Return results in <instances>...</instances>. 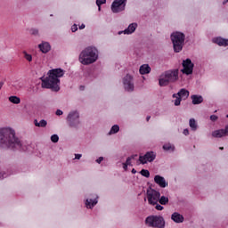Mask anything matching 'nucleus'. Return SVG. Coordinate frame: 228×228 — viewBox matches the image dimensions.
<instances>
[{
	"label": "nucleus",
	"instance_id": "nucleus-1",
	"mask_svg": "<svg viewBox=\"0 0 228 228\" xmlns=\"http://www.w3.org/2000/svg\"><path fill=\"white\" fill-rule=\"evenodd\" d=\"M0 149L25 151H28V143L17 137L15 130L4 127L0 129Z\"/></svg>",
	"mask_w": 228,
	"mask_h": 228
},
{
	"label": "nucleus",
	"instance_id": "nucleus-2",
	"mask_svg": "<svg viewBox=\"0 0 228 228\" xmlns=\"http://www.w3.org/2000/svg\"><path fill=\"white\" fill-rule=\"evenodd\" d=\"M65 76V70L53 69L48 71V77L42 79V88H48L52 92H60V77Z\"/></svg>",
	"mask_w": 228,
	"mask_h": 228
},
{
	"label": "nucleus",
	"instance_id": "nucleus-3",
	"mask_svg": "<svg viewBox=\"0 0 228 228\" xmlns=\"http://www.w3.org/2000/svg\"><path fill=\"white\" fill-rule=\"evenodd\" d=\"M99 59V51L94 46H88L79 54V61L82 65H92Z\"/></svg>",
	"mask_w": 228,
	"mask_h": 228
},
{
	"label": "nucleus",
	"instance_id": "nucleus-4",
	"mask_svg": "<svg viewBox=\"0 0 228 228\" xmlns=\"http://www.w3.org/2000/svg\"><path fill=\"white\" fill-rule=\"evenodd\" d=\"M179 79V69H169L165 71L159 79V86H168L170 83H175Z\"/></svg>",
	"mask_w": 228,
	"mask_h": 228
},
{
	"label": "nucleus",
	"instance_id": "nucleus-5",
	"mask_svg": "<svg viewBox=\"0 0 228 228\" xmlns=\"http://www.w3.org/2000/svg\"><path fill=\"white\" fill-rule=\"evenodd\" d=\"M184 40H186V36L183 32L175 31L171 34L173 49L175 53H181L183 51Z\"/></svg>",
	"mask_w": 228,
	"mask_h": 228
},
{
	"label": "nucleus",
	"instance_id": "nucleus-6",
	"mask_svg": "<svg viewBox=\"0 0 228 228\" xmlns=\"http://www.w3.org/2000/svg\"><path fill=\"white\" fill-rule=\"evenodd\" d=\"M145 224L148 227L153 228H165L167 226V222L163 216H149L145 219Z\"/></svg>",
	"mask_w": 228,
	"mask_h": 228
},
{
	"label": "nucleus",
	"instance_id": "nucleus-7",
	"mask_svg": "<svg viewBox=\"0 0 228 228\" xmlns=\"http://www.w3.org/2000/svg\"><path fill=\"white\" fill-rule=\"evenodd\" d=\"M66 120L69 127H73L74 129H79V126H81L79 111L77 110L70 111L68 114Z\"/></svg>",
	"mask_w": 228,
	"mask_h": 228
},
{
	"label": "nucleus",
	"instance_id": "nucleus-8",
	"mask_svg": "<svg viewBox=\"0 0 228 228\" xmlns=\"http://www.w3.org/2000/svg\"><path fill=\"white\" fill-rule=\"evenodd\" d=\"M146 195L150 206H156L159 200V197H161V193L159 191L152 189V187L147 189Z\"/></svg>",
	"mask_w": 228,
	"mask_h": 228
},
{
	"label": "nucleus",
	"instance_id": "nucleus-9",
	"mask_svg": "<svg viewBox=\"0 0 228 228\" xmlns=\"http://www.w3.org/2000/svg\"><path fill=\"white\" fill-rule=\"evenodd\" d=\"M123 86L126 92H134V79L130 74H126L123 78Z\"/></svg>",
	"mask_w": 228,
	"mask_h": 228
},
{
	"label": "nucleus",
	"instance_id": "nucleus-10",
	"mask_svg": "<svg viewBox=\"0 0 228 228\" xmlns=\"http://www.w3.org/2000/svg\"><path fill=\"white\" fill-rule=\"evenodd\" d=\"M126 4H127V0H114L111 4V12L120 13V12L126 10Z\"/></svg>",
	"mask_w": 228,
	"mask_h": 228
},
{
	"label": "nucleus",
	"instance_id": "nucleus-11",
	"mask_svg": "<svg viewBox=\"0 0 228 228\" xmlns=\"http://www.w3.org/2000/svg\"><path fill=\"white\" fill-rule=\"evenodd\" d=\"M182 65L183 67V69H181L182 73L185 74V76L193 74V67H195V64H193L191 59L183 60Z\"/></svg>",
	"mask_w": 228,
	"mask_h": 228
},
{
	"label": "nucleus",
	"instance_id": "nucleus-12",
	"mask_svg": "<svg viewBox=\"0 0 228 228\" xmlns=\"http://www.w3.org/2000/svg\"><path fill=\"white\" fill-rule=\"evenodd\" d=\"M156 159V152L147 151L143 156L139 157V161L142 165H146V163H152Z\"/></svg>",
	"mask_w": 228,
	"mask_h": 228
},
{
	"label": "nucleus",
	"instance_id": "nucleus-13",
	"mask_svg": "<svg viewBox=\"0 0 228 228\" xmlns=\"http://www.w3.org/2000/svg\"><path fill=\"white\" fill-rule=\"evenodd\" d=\"M177 99L175 100V106H181V101H186L188 97H190V91L186 90L185 88H182L177 93Z\"/></svg>",
	"mask_w": 228,
	"mask_h": 228
},
{
	"label": "nucleus",
	"instance_id": "nucleus-14",
	"mask_svg": "<svg viewBox=\"0 0 228 228\" xmlns=\"http://www.w3.org/2000/svg\"><path fill=\"white\" fill-rule=\"evenodd\" d=\"M99 196L95 193H92L90 194V198H87L86 200V206L87 208V209H94V208H95V206H97L98 202H99Z\"/></svg>",
	"mask_w": 228,
	"mask_h": 228
},
{
	"label": "nucleus",
	"instance_id": "nucleus-15",
	"mask_svg": "<svg viewBox=\"0 0 228 228\" xmlns=\"http://www.w3.org/2000/svg\"><path fill=\"white\" fill-rule=\"evenodd\" d=\"M212 136L213 138H224V136H228V125L223 129L213 131Z\"/></svg>",
	"mask_w": 228,
	"mask_h": 228
},
{
	"label": "nucleus",
	"instance_id": "nucleus-16",
	"mask_svg": "<svg viewBox=\"0 0 228 228\" xmlns=\"http://www.w3.org/2000/svg\"><path fill=\"white\" fill-rule=\"evenodd\" d=\"M154 183L158 184L159 188H167V186H168V183H167V180L165 179V177L159 175H156L154 176Z\"/></svg>",
	"mask_w": 228,
	"mask_h": 228
},
{
	"label": "nucleus",
	"instance_id": "nucleus-17",
	"mask_svg": "<svg viewBox=\"0 0 228 228\" xmlns=\"http://www.w3.org/2000/svg\"><path fill=\"white\" fill-rule=\"evenodd\" d=\"M136 28H138V24L131 23L124 31H119L118 35H122V33L125 35H133L136 31Z\"/></svg>",
	"mask_w": 228,
	"mask_h": 228
},
{
	"label": "nucleus",
	"instance_id": "nucleus-18",
	"mask_svg": "<svg viewBox=\"0 0 228 228\" xmlns=\"http://www.w3.org/2000/svg\"><path fill=\"white\" fill-rule=\"evenodd\" d=\"M171 220H173V222H175V224H183L184 222V217L183 216V215L175 212L171 216Z\"/></svg>",
	"mask_w": 228,
	"mask_h": 228
},
{
	"label": "nucleus",
	"instance_id": "nucleus-19",
	"mask_svg": "<svg viewBox=\"0 0 228 228\" xmlns=\"http://www.w3.org/2000/svg\"><path fill=\"white\" fill-rule=\"evenodd\" d=\"M214 44H217L220 47H227L228 45V39L224 37H216L213 39Z\"/></svg>",
	"mask_w": 228,
	"mask_h": 228
},
{
	"label": "nucleus",
	"instance_id": "nucleus-20",
	"mask_svg": "<svg viewBox=\"0 0 228 228\" xmlns=\"http://www.w3.org/2000/svg\"><path fill=\"white\" fill-rule=\"evenodd\" d=\"M38 48L40 49L41 53L47 54V53L51 51V45L48 42H43L42 44L38 45Z\"/></svg>",
	"mask_w": 228,
	"mask_h": 228
},
{
	"label": "nucleus",
	"instance_id": "nucleus-21",
	"mask_svg": "<svg viewBox=\"0 0 228 228\" xmlns=\"http://www.w3.org/2000/svg\"><path fill=\"white\" fill-rule=\"evenodd\" d=\"M139 72L142 74V76L151 74V66H149V64H142L139 69Z\"/></svg>",
	"mask_w": 228,
	"mask_h": 228
},
{
	"label": "nucleus",
	"instance_id": "nucleus-22",
	"mask_svg": "<svg viewBox=\"0 0 228 228\" xmlns=\"http://www.w3.org/2000/svg\"><path fill=\"white\" fill-rule=\"evenodd\" d=\"M191 99L192 100V104H201V102H204V98L201 95L193 94L191 96Z\"/></svg>",
	"mask_w": 228,
	"mask_h": 228
},
{
	"label": "nucleus",
	"instance_id": "nucleus-23",
	"mask_svg": "<svg viewBox=\"0 0 228 228\" xmlns=\"http://www.w3.org/2000/svg\"><path fill=\"white\" fill-rule=\"evenodd\" d=\"M34 125L36 126V127H47V120L41 119L38 122V119H34Z\"/></svg>",
	"mask_w": 228,
	"mask_h": 228
},
{
	"label": "nucleus",
	"instance_id": "nucleus-24",
	"mask_svg": "<svg viewBox=\"0 0 228 228\" xmlns=\"http://www.w3.org/2000/svg\"><path fill=\"white\" fill-rule=\"evenodd\" d=\"M189 126L191 131H197V129H199V125L197 124V121H195V118H191L189 120Z\"/></svg>",
	"mask_w": 228,
	"mask_h": 228
},
{
	"label": "nucleus",
	"instance_id": "nucleus-25",
	"mask_svg": "<svg viewBox=\"0 0 228 228\" xmlns=\"http://www.w3.org/2000/svg\"><path fill=\"white\" fill-rule=\"evenodd\" d=\"M162 149H164L165 151H169L170 152H174V151H175V146L170 142L166 143L163 145Z\"/></svg>",
	"mask_w": 228,
	"mask_h": 228
},
{
	"label": "nucleus",
	"instance_id": "nucleus-26",
	"mask_svg": "<svg viewBox=\"0 0 228 228\" xmlns=\"http://www.w3.org/2000/svg\"><path fill=\"white\" fill-rule=\"evenodd\" d=\"M159 203L161 206H167V204H168V197H167V196H160L159 198Z\"/></svg>",
	"mask_w": 228,
	"mask_h": 228
},
{
	"label": "nucleus",
	"instance_id": "nucleus-27",
	"mask_svg": "<svg viewBox=\"0 0 228 228\" xmlns=\"http://www.w3.org/2000/svg\"><path fill=\"white\" fill-rule=\"evenodd\" d=\"M120 131V126L118 125H114L111 126L110 131L109 132V134H117Z\"/></svg>",
	"mask_w": 228,
	"mask_h": 228
},
{
	"label": "nucleus",
	"instance_id": "nucleus-28",
	"mask_svg": "<svg viewBox=\"0 0 228 228\" xmlns=\"http://www.w3.org/2000/svg\"><path fill=\"white\" fill-rule=\"evenodd\" d=\"M9 101L12 104H20V98L18 96H10Z\"/></svg>",
	"mask_w": 228,
	"mask_h": 228
},
{
	"label": "nucleus",
	"instance_id": "nucleus-29",
	"mask_svg": "<svg viewBox=\"0 0 228 228\" xmlns=\"http://www.w3.org/2000/svg\"><path fill=\"white\" fill-rule=\"evenodd\" d=\"M141 175H142L143 177H151V172H149V170L147 169H142L140 171Z\"/></svg>",
	"mask_w": 228,
	"mask_h": 228
},
{
	"label": "nucleus",
	"instance_id": "nucleus-30",
	"mask_svg": "<svg viewBox=\"0 0 228 228\" xmlns=\"http://www.w3.org/2000/svg\"><path fill=\"white\" fill-rule=\"evenodd\" d=\"M24 54V58L25 60H27V61H33V56L29 53H28V52H23Z\"/></svg>",
	"mask_w": 228,
	"mask_h": 228
},
{
	"label": "nucleus",
	"instance_id": "nucleus-31",
	"mask_svg": "<svg viewBox=\"0 0 228 228\" xmlns=\"http://www.w3.org/2000/svg\"><path fill=\"white\" fill-rule=\"evenodd\" d=\"M59 141H60V136H58V134H53L51 136V142H53V143H58Z\"/></svg>",
	"mask_w": 228,
	"mask_h": 228
},
{
	"label": "nucleus",
	"instance_id": "nucleus-32",
	"mask_svg": "<svg viewBox=\"0 0 228 228\" xmlns=\"http://www.w3.org/2000/svg\"><path fill=\"white\" fill-rule=\"evenodd\" d=\"M29 33H30V35H33L34 37H38V35H39L38 28H30Z\"/></svg>",
	"mask_w": 228,
	"mask_h": 228
},
{
	"label": "nucleus",
	"instance_id": "nucleus-33",
	"mask_svg": "<svg viewBox=\"0 0 228 228\" xmlns=\"http://www.w3.org/2000/svg\"><path fill=\"white\" fill-rule=\"evenodd\" d=\"M155 209H157V211H163L165 209V208L159 203L157 202V204H155Z\"/></svg>",
	"mask_w": 228,
	"mask_h": 228
},
{
	"label": "nucleus",
	"instance_id": "nucleus-34",
	"mask_svg": "<svg viewBox=\"0 0 228 228\" xmlns=\"http://www.w3.org/2000/svg\"><path fill=\"white\" fill-rule=\"evenodd\" d=\"M102 4H106V0H96L97 6H101Z\"/></svg>",
	"mask_w": 228,
	"mask_h": 228
},
{
	"label": "nucleus",
	"instance_id": "nucleus-35",
	"mask_svg": "<svg viewBox=\"0 0 228 228\" xmlns=\"http://www.w3.org/2000/svg\"><path fill=\"white\" fill-rule=\"evenodd\" d=\"M8 177V175L4 172H0V181H3V179Z\"/></svg>",
	"mask_w": 228,
	"mask_h": 228
},
{
	"label": "nucleus",
	"instance_id": "nucleus-36",
	"mask_svg": "<svg viewBox=\"0 0 228 228\" xmlns=\"http://www.w3.org/2000/svg\"><path fill=\"white\" fill-rule=\"evenodd\" d=\"M210 120H212V122H216V120H218V116L211 115L210 116Z\"/></svg>",
	"mask_w": 228,
	"mask_h": 228
},
{
	"label": "nucleus",
	"instance_id": "nucleus-37",
	"mask_svg": "<svg viewBox=\"0 0 228 228\" xmlns=\"http://www.w3.org/2000/svg\"><path fill=\"white\" fill-rule=\"evenodd\" d=\"M77 30V24H74L73 26H71L72 33H76Z\"/></svg>",
	"mask_w": 228,
	"mask_h": 228
},
{
	"label": "nucleus",
	"instance_id": "nucleus-38",
	"mask_svg": "<svg viewBox=\"0 0 228 228\" xmlns=\"http://www.w3.org/2000/svg\"><path fill=\"white\" fill-rule=\"evenodd\" d=\"M102 161H104V157H100L96 159V163H98L99 165H101V163H102Z\"/></svg>",
	"mask_w": 228,
	"mask_h": 228
},
{
	"label": "nucleus",
	"instance_id": "nucleus-39",
	"mask_svg": "<svg viewBox=\"0 0 228 228\" xmlns=\"http://www.w3.org/2000/svg\"><path fill=\"white\" fill-rule=\"evenodd\" d=\"M55 114H56L58 117H60V116L63 115V110H61L59 109V110H56Z\"/></svg>",
	"mask_w": 228,
	"mask_h": 228
},
{
	"label": "nucleus",
	"instance_id": "nucleus-40",
	"mask_svg": "<svg viewBox=\"0 0 228 228\" xmlns=\"http://www.w3.org/2000/svg\"><path fill=\"white\" fill-rule=\"evenodd\" d=\"M131 159L128 157L127 159H126V161L125 162L126 165H128L129 167H133V164H131Z\"/></svg>",
	"mask_w": 228,
	"mask_h": 228
},
{
	"label": "nucleus",
	"instance_id": "nucleus-41",
	"mask_svg": "<svg viewBox=\"0 0 228 228\" xmlns=\"http://www.w3.org/2000/svg\"><path fill=\"white\" fill-rule=\"evenodd\" d=\"M183 134H184V136H188V134H190V130H188V128L183 129Z\"/></svg>",
	"mask_w": 228,
	"mask_h": 228
},
{
	"label": "nucleus",
	"instance_id": "nucleus-42",
	"mask_svg": "<svg viewBox=\"0 0 228 228\" xmlns=\"http://www.w3.org/2000/svg\"><path fill=\"white\" fill-rule=\"evenodd\" d=\"M82 157V154H75V159H81Z\"/></svg>",
	"mask_w": 228,
	"mask_h": 228
},
{
	"label": "nucleus",
	"instance_id": "nucleus-43",
	"mask_svg": "<svg viewBox=\"0 0 228 228\" xmlns=\"http://www.w3.org/2000/svg\"><path fill=\"white\" fill-rule=\"evenodd\" d=\"M137 157H138V155L134 154V155H132V156H130L128 158L131 159V160H133V159H135V158H137Z\"/></svg>",
	"mask_w": 228,
	"mask_h": 228
},
{
	"label": "nucleus",
	"instance_id": "nucleus-44",
	"mask_svg": "<svg viewBox=\"0 0 228 228\" xmlns=\"http://www.w3.org/2000/svg\"><path fill=\"white\" fill-rule=\"evenodd\" d=\"M127 167H129L128 164H126V162L123 163V168H124V170H127Z\"/></svg>",
	"mask_w": 228,
	"mask_h": 228
},
{
	"label": "nucleus",
	"instance_id": "nucleus-45",
	"mask_svg": "<svg viewBox=\"0 0 228 228\" xmlns=\"http://www.w3.org/2000/svg\"><path fill=\"white\" fill-rule=\"evenodd\" d=\"M177 97H179V94H173V99H177Z\"/></svg>",
	"mask_w": 228,
	"mask_h": 228
},
{
	"label": "nucleus",
	"instance_id": "nucleus-46",
	"mask_svg": "<svg viewBox=\"0 0 228 228\" xmlns=\"http://www.w3.org/2000/svg\"><path fill=\"white\" fill-rule=\"evenodd\" d=\"M86 26L85 24H82L80 27H79V29H85Z\"/></svg>",
	"mask_w": 228,
	"mask_h": 228
},
{
	"label": "nucleus",
	"instance_id": "nucleus-47",
	"mask_svg": "<svg viewBox=\"0 0 228 228\" xmlns=\"http://www.w3.org/2000/svg\"><path fill=\"white\" fill-rule=\"evenodd\" d=\"M4 85V82H0V90L1 88H3Z\"/></svg>",
	"mask_w": 228,
	"mask_h": 228
},
{
	"label": "nucleus",
	"instance_id": "nucleus-48",
	"mask_svg": "<svg viewBox=\"0 0 228 228\" xmlns=\"http://www.w3.org/2000/svg\"><path fill=\"white\" fill-rule=\"evenodd\" d=\"M79 90H81V91L85 90V86H80Z\"/></svg>",
	"mask_w": 228,
	"mask_h": 228
},
{
	"label": "nucleus",
	"instance_id": "nucleus-49",
	"mask_svg": "<svg viewBox=\"0 0 228 228\" xmlns=\"http://www.w3.org/2000/svg\"><path fill=\"white\" fill-rule=\"evenodd\" d=\"M146 120L149 122V120H151V116H147Z\"/></svg>",
	"mask_w": 228,
	"mask_h": 228
},
{
	"label": "nucleus",
	"instance_id": "nucleus-50",
	"mask_svg": "<svg viewBox=\"0 0 228 228\" xmlns=\"http://www.w3.org/2000/svg\"><path fill=\"white\" fill-rule=\"evenodd\" d=\"M132 174H136V169L133 168L132 169Z\"/></svg>",
	"mask_w": 228,
	"mask_h": 228
},
{
	"label": "nucleus",
	"instance_id": "nucleus-51",
	"mask_svg": "<svg viewBox=\"0 0 228 228\" xmlns=\"http://www.w3.org/2000/svg\"><path fill=\"white\" fill-rule=\"evenodd\" d=\"M227 3H228V0H224V1L223 2V4H227Z\"/></svg>",
	"mask_w": 228,
	"mask_h": 228
},
{
	"label": "nucleus",
	"instance_id": "nucleus-52",
	"mask_svg": "<svg viewBox=\"0 0 228 228\" xmlns=\"http://www.w3.org/2000/svg\"><path fill=\"white\" fill-rule=\"evenodd\" d=\"M98 10H99V12H101V5H100V6H98Z\"/></svg>",
	"mask_w": 228,
	"mask_h": 228
},
{
	"label": "nucleus",
	"instance_id": "nucleus-53",
	"mask_svg": "<svg viewBox=\"0 0 228 228\" xmlns=\"http://www.w3.org/2000/svg\"><path fill=\"white\" fill-rule=\"evenodd\" d=\"M219 149H220V151H224V147H220Z\"/></svg>",
	"mask_w": 228,
	"mask_h": 228
},
{
	"label": "nucleus",
	"instance_id": "nucleus-54",
	"mask_svg": "<svg viewBox=\"0 0 228 228\" xmlns=\"http://www.w3.org/2000/svg\"><path fill=\"white\" fill-rule=\"evenodd\" d=\"M226 118H228V114L226 115Z\"/></svg>",
	"mask_w": 228,
	"mask_h": 228
}]
</instances>
